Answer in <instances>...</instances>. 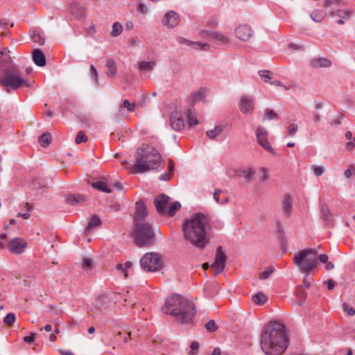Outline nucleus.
Listing matches in <instances>:
<instances>
[{
  "instance_id": "f257e3e1",
  "label": "nucleus",
  "mask_w": 355,
  "mask_h": 355,
  "mask_svg": "<svg viewBox=\"0 0 355 355\" xmlns=\"http://www.w3.org/2000/svg\"><path fill=\"white\" fill-rule=\"evenodd\" d=\"M260 345L266 355H280L288 347V340L283 324L274 321L262 329Z\"/></svg>"
},
{
  "instance_id": "f03ea898",
  "label": "nucleus",
  "mask_w": 355,
  "mask_h": 355,
  "mask_svg": "<svg viewBox=\"0 0 355 355\" xmlns=\"http://www.w3.org/2000/svg\"><path fill=\"white\" fill-rule=\"evenodd\" d=\"M208 223L207 216L197 213L184 220L182 231L184 239L196 248L204 249L208 243L206 226Z\"/></svg>"
},
{
  "instance_id": "7ed1b4c3",
  "label": "nucleus",
  "mask_w": 355,
  "mask_h": 355,
  "mask_svg": "<svg viewBox=\"0 0 355 355\" xmlns=\"http://www.w3.org/2000/svg\"><path fill=\"white\" fill-rule=\"evenodd\" d=\"M162 311L175 316L182 323L191 322L196 313L193 302L180 295L168 297L162 307Z\"/></svg>"
},
{
  "instance_id": "20e7f679",
  "label": "nucleus",
  "mask_w": 355,
  "mask_h": 355,
  "mask_svg": "<svg viewBox=\"0 0 355 355\" xmlns=\"http://www.w3.org/2000/svg\"><path fill=\"white\" fill-rule=\"evenodd\" d=\"M164 161L154 147L146 146L137 149L135 154V164L133 170L135 173H144L150 170L163 169Z\"/></svg>"
},
{
  "instance_id": "39448f33",
  "label": "nucleus",
  "mask_w": 355,
  "mask_h": 355,
  "mask_svg": "<svg viewBox=\"0 0 355 355\" xmlns=\"http://www.w3.org/2000/svg\"><path fill=\"white\" fill-rule=\"evenodd\" d=\"M135 242L139 247L148 246L155 241V232L148 223H136L133 227Z\"/></svg>"
},
{
  "instance_id": "423d86ee",
  "label": "nucleus",
  "mask_w": 355,
  "mask_h": 355,
  "mask_svg": "<svg viewBox=\"0 0 355 355\" xmlns=\"http://www.w3.org/2000/svg\"><path fill=\"white\" fill-rule=\"evenodd\" d=\"M293 263L302 272H310L316 268L317 251L315 249H306L293 257Z\"/></svg>"
},
{
  "instance_id": "0eeeda50",
  "label": "nucleus",
  "mask_w": 355,
  "mask_h": 355,
  "mask_svg": "<svg viewBox=\"0 0 355 355\" xmlns=\"http://www.w3.org/2000/svg\"><path fill=\"white\" fill-rule=\"evenodd\" d=\"M0 83L4 87L9 86L13 89H18L21 86L30 87L28 81L21 77L19 69L13 66L5 70L3 77L0 80Z\"/></svg>"
},
{
  "instance_id": "6e6552de",
  "label": "nucleus",
  "mask_w": 355,
  "mask_h": 355,
  "mask_svg": "<svg viewBox=\"0 0 355 355\" xmlns=\"http://www.w3.org/2000/svg\"><path fill=\"white\" fill-rule=\"evenodd\" d=\"M141 268L146 272H156L163 267L161 256L156 252H147L140 259Z\"/></svg>"
},
{
  "instance_id": "1a4fd4ad",
  "label": "nucleus",
  "mask_w": 355,
  "mask_h": 355,
  "mask_svg": "<svg viewBox=\"0 0 355 355\" xmlns=\"http://www.w3.org/2000/svg\"><path fill=\"white\" fill-rule=\"evenodd\" d=\"M256 137L258 143L268 153L275 155L276 153L268 141V132L267 130L262 127L259 126L256 130Z\"/></svg>"
},
{
  "instance_id": "9d476101",
  "label": "nucleus",
  "mask_w": 355,
  "mask_h": 355,
  "mask_svg": "<svg viewBox=\"0 0 355 355\" xmlns=\"http://www.w3.org/2000/svg\"><path fill=\"white\" fill-rule=\"evenodd\" d=\"M239 108L243 114H251L254 109V98L251 95H243L239 102Z\"/></svg>"
},
{
  "instance_id": "9b49d317",
  "label": "nucleus",
  "mask_w": 355,
  "mask_h": 355,
  "mask_svg": "<svg viewBox=\"0 0 355 355\" xmlns=\"http://www.w3.org/2000/svg\"><path fill=\"white\" fill-rule=\"evenodd\" d=\"M180 21L179 14L173 10L167 11L162 19V24L168 28H173L178 26Z\"/></svg>"
},
{
  "instance_id": "f8f14e48",
  "label": "nucleus",
  "mask_w": 355,
  "mask_h": 355,
  "mask_svg": "<svg viewBox=\"0 0 355 355\" xmlns=\"http://www.w3.org/2000/svg\"><path fill=\"white\" fill-rule=\"evenodd\" d=\"M225 260L226 256L223 251V248L219 245L217 248L215 261L211 264V267L216 270V273H220L224 270Z\"/></svg>"
},
{
  "instance_id": "ddd939ff",
  "label": "nucleus",
  "mask_w": 355,
  "mask_h": 355,
  "mask_svg": "<svg viewBox=\"0 0 355 355\" xmlns=\"http://www.w3.org/2000/svg\"><path fill=\"white\" fill-rule=\"evenodd\" d=\"M169 122L171 128L175 131H181L185 126L181 112L177 110L171 112Z\"/></svg>"
},
{
  "instance_id": "4468645a",
  "label": "nucleus",
  "mask_w": 355,
  "mask_h": 355,
  "mask_svg": "<svg viewBox=\"0 0 355 355\" xmlns=\"http://www.w3.org/2000/svg\"><path fill=\"white\" fill-rule=\"evenodd\" d=\"M200 34L210 37L214 40L216 44H225L230 42V39L227 35L218 31H202Z\"/></svg>"
},
{
  "instance_id": "2eb2a0df",
  "label": "nucleus",
  "mask_w": 355,
  "mask_h": 355,
  "mask_svg": "<svg viewBox=\"0 0 355 355\" xmlns=\"http://www.w3.org/2000/svg\"><path fill=\"white\" fill-rule=\"evenodd\" d=\"M169 201V197L164 193L157 196L154 200V204L157 211L160 215L166 214V207Z\"/></svg>"
},
{
  "instance_id": "dca6fc26",
  "label": "nucleus",
  "mask_w": 355,
  "mask_h": 355,
  "mask_svg": "<svg viewBox=\"0 0 355 355\" xmlns=\"http://www.w3.org/2000/svg\"><path fill=\"white\" fill-rule=\"evenodd\" d=\"M253 33V31L247 25H240L234 30L235 36L243 41L250 40Z\"/></svg>"
},
{
  "instance_id": "f3484780",
  "label": "nucleus",
  "mask_w": 355,
  "mask_h": 355,
  "mask_svg": "<svg viewBox=\"0 0 355 355\" xmlns=\"http://www.w3.org/2000/svg\"><path fill=\"white\" fill-rule=\"evenodd\" d=\"M26 248V241L19 238H15L9 241L8 249L14 254L22 253Z\"/></svg>"
},
{
  "instance_id": "a211bd4d",
  "label": "nucleus",
  "mask_w": 355,
  "mask_h": 355,
  "mask_svg": "<svg viewBox=\"0 0 355 355\" xmlns=\"http://www.w3.org/2000/svg\"><path fill=\"white\" fill-rule=\"evenodd\" d=\"M135 209L136 211L134 216L135 223H143L142 220H144L147 216L148 211L146 207L142 200L137 202Z\"/></svg>"
},
{
  "instance_id": "6ab92c4d",
  "label": "nucleus",
  "mask_w": 355,
  "mask_h": 355,
  "mask_svg": "<svg viewBox=\"0 0 355 355\" xmlns=\"http://www.w3.org/2000/svg\"><path fill=\"white\" fill-rule=\"evenodd\" d=\"M69 10L76 19H80L85 15V8L78 1H73L70 3Z\"/></svg>"
},
{
  "instance_id": "aec40b11",
  "label": "nucleus",
  "mask_w": 355,
  "mask_h": 355,
  "mask_svg": "<svg viewBox=\"0 0 355 355\" xmlns=\"http://www.w3.org/2000/svg\"><path fill=\"white\" fill-rule=\"evenodd\" d=\"M33 60L38 67H44L46 63L44 53L39 49H36L33 51Z\"/></svg>"
},
{
  "instance_id": "412c9836",
  "label": "nucleus",
  "mask_w": 355,
  "mask_h": 355,
  "mask_svg": "<svg viewBox=\"0 0 355 355\" xmlns=\"http://www.w3.org/2000/svg\"><path fill=\"white\" fill-rule=\"evenodd\" d=\"M292 200L290 195L286 194L282 202V211L284 216H290L292 211Z\"/></svg>"
},
{
  "instance_id": "4be33fe9",
  "label": "nucleus",
  "mask_w": 355,
  "mask_h": 355,
  "mask_svg": "<svg viewBox=\"0 0 355 355\" xmlns=\"http://www.w3.org/2000/svg\"><path fill=\"white\" fill-rule=\"evenodd\" d=\"M92 187L100 191L105 192L107 193H110L112 191V189L110 185H108L107 183L104 180H98L92 183Z\"/></svg>"
},
{
  "instance_id": "5701e85b",
  "label": "nucleus",
  "mask_w": 355,
  "mask_h": 355,
  "mask_svg": "<svg viewBox=\"0 0 355 355\" xmlns=\"http://www.w3.org/2000/svg\"><path fill=\"white\" fill-rule=\"evenodd\" d=\"M133 263L132 261H126L125 263H118L115 266L116 270H118L125 277L128 275L129 270L132 267Z\"/></svg>"
},
{
  "instance_id": "b1692460",
  "label": "nucleus",
  "mask_w": 355,
  "mask_h": 355,
  "mask_svg": "<svg viewBox=\"0 0 355 355\" xmlns=\"http://www.w3.org/2000/svg\"><path fill=\"white\" fill-rule=\"evenodd\" d=\"M236 175L243 177L246 180H252L255 175V171L252 168H245L243 170L238 171Z\"/></svg>"
},
{
  "instance_id": "393cba45",
  "label": "nucleus",
  "mask_w": 355,
  "mask_h": 355,
  "mask_svg": "<svg viewBox=\"0 0 355 355\" xmlns=\"http://www.w3.org/2000/svg\"><path fill=\"white\" fill-rule=\"evenodd\" d=\"M85 201V198L81 194H73L70 195L66 199L67 203L70 205L76 206L78 204H81Z\"/></svg>"
},
{
  "instance_id": "a878e982",
  "label": "nucleus",
  "mask_w": 355,
  "mask_h": 355,
  "mask_svg": "<svg viewBox=\"0 0 355 355\" xmlns=\"http://www.w3.org/2000/svg\"><path fill=\"white\" fill-rule=\"evenodd\" d=\"M312 65L315 68L329 67L331 65V61L324 58H319L312 61Z\"/></svg>"
},
{
  "instance_id": "bb28decb",
  "label": "nucleus",
  "mask_w": 355,
  "mask_h": 355,
  "mask_svg": "<svg viewBox=\"0 0 355 355\" xmlns=\"http://www.w3.org/2000/svg\"><path fill=\"white\" fill-rule=\"evenodd\" d=\"M184 114L187 119L188 125L190 128L198 124L196 114L193 113L191 110L185 111Z\"/></svg>"
},
{
  "instance_id": "cd10ccee",
  "label": "nucleus",
  "mask_w": 355,
  "mask_h": 355,
  "mask_svg": "<svg viewBox=\"0 0 355 355\" xmlns=\"http://www.w3.org/2000/svg\"><path fill=\"white\" fill-rule=\"evenodd\" d=\"M310 17L313 21L320 23L326 17V13L323 10H315L311 12Z\"/></svg>"
},
{
  "instance_id": "c85d7f7f",
  "label": "nucleus",
  "mask_w": 355,
  "mask_h": 355,
  "mask_svg": "<svg viewBox=\"0 0 355 355\" xmlns=\"http://www.w3.org/2000/svg\"><path fill=\"white\" fill-rule=\"evenodd\" d=\"M106 67L108 69L107 71V75L110 77H113L116 75L117 71V67L115 61L110 58L107 60L106 62Z\"/></svg>"
},
{
  "instance_id": "c756f323",
  "label": "nucleus",
  "mask_w": 355,
  "mask_h": 355,
  "mask_svg": "<svg viewBox=\"0 0 355 355\" xmlns=\"http://www.w3.org/2000/svg\"><path fill=\"white\" fill-rule=\"evenodd\" d=\"M252 300L254 304L262 305L267 301L268 297L262 292H258L252 296Z\"/></svg>"
},
{
  "instance_id": "7c9ffc66",
  "label": "nucleus",
  "mask_w": 355,
  "mask_h": 355,
  "mask_svg": "<svg viewBox=\"0 0 355 355\" xmlns=\"http://www.w3.org/2000/svg\"><path fill=\"white\" fill-rule=\"evenodd\" d=\"M223 130V127L221 125H216L214 129L207 130L206 134L211 139H215L217 136L220 135Z\"/></svg>"
},
{
  "instance_id": "2f4dec72",
  "label": "nucleus",
  "mask_w": 355,
  "mask_h": 355,
  "mask_svg": "<svg viewBox=\"0 0 355 355\" xmlns=\"http://www.w3.org/2000/svg\"><path fill=\"white\" fill-rule=\"evenodd\" d=\"M155 65V61H142L139 64V69L143 71H152Z\"/></svg>"
},
{
  "instance_id": "473e14b6",
  "label": "nucleus",
  "mask_w": 355,
  "mask_h": 355,
  "mask_svg": "<svg viewBox=\"0 0 355 355\" xmlns=\"http://www.w3.org/2000/svg\"><path fill=\"white\" fill-rule=\"evenodd\" d=\"M353 12L352 10H340V9H338L336 11V12H331L330 13V15L331 17L336 15L337 17H341V18H343V19H349V17H350V15H352V13Z\"/></svg>"
},
{
  "instance_id": "72a5a7b5",
  "label": "nucleus",
  "mask_w": 355,
  "mask_h": 355,
  "mask_svg": "<svg viewBox=\"0 0 355 355\" xmlns=\"http://www.w3.org/2000/svg\"><path fill=\"white\" fill-rule=\"evenodd\" d=\"M51 142V135L49 132L44 133L39 138V143L44 148L49 146Z\"/></svg>"
},
{
  "instance_id": "f704fd0d",
  "label": "nucleus",
  "mask_w": 355,
  "mask_h": 355,
  "mask_svg": "<svg viewBox=\"0 0 355 355\" xmlns=\"http://www.w3.org/2000/svg\"><path fill=\"white\" fill-rule=\"evenodd\" d=\"M323 220L325 225L327 227L332 226L334 225V218L332 215L329 212L328 209H322V210Z\"/></svg>"
},
{
  "instance_id": "c9c22d12",
  "label": "nucleus",
  "mask_w": 355,
  "mask_h": 355,
  "mask_svg": "<svg viewBox=\"0 0 355 355\" xmlns=\"http://www.w3.org/2000/svg\"><path fill=\"white\" fill-rule=\"evenodd\" d=\"M180 207V203L178 201H175L166 209V214L170 216H173Z\"/></svg>"
},
{
  "instance_id": "e433bc0d",
  "label": "nucleus",
  "mask_w": 355,
  "mask_h": 355,
  "mask_svg": "<svg viewBox=\"0 0 355 355\" xmlns=\"http://www.w3.org/2000/svg\"><path fill=\"white\" fill-rule=\"evenodd\" d=\"M0 55L2 58V61H0V67L8 63L10 60V57L8 53L7 49H3L0 51Z\"/></svg>"
},
{
  "instance_id": "4c0bfd02",
  "label": "nucleus",
  "mask_w": 355,
  "mask_h": 355,
  "mask_svg": "<svg viewBox=\"0 0 355 355\" xmlns=\"http://www.w3.org/2000/svg\"><path fill=\"white\" fill-rule=\"evenodd\" d=\"M101 223L100 218L98 216H93L89 220L87 226V230L89 231L94 227L98 226Z\"/></svg>"
},
{
  "instance_id": "58836bf2",
  "label": "nucleus",
  "mask_w": 355,
  "mask_h": 355,
  "mask_svg": "<svg viewBox=\"0 0 355 355\" xmlns=\"http://www.w3.org/2000/svg\"><path fill=\"white\" fill-rule=\"evenodd\" d=\"M123 31V26L119 22H114L112 25V35L117 37L121 34Z\"/></svg>"
},
{
  "instance_id": "ea45409f",
  "label": "nucleus",
  "mask_w": 355,
  "mask_h": 355,
  "mask_svg": "<svg viewBox=\"0 0 355 355\" xmlns=\"http://www.w3.org/2000/svg\"><path fill=\"white\" fill-rule=\"evenodd\" d=\"M258 73L265 83H268L272 77V73L269 70H259Z\"/></svg>"
},
{
  "instance_id": "a19ab883",
  "label": "nucleus",
  "mask_w": 355,
  "mask_h": 355,
  "mask_svg": "<svg viewBox=\"0 0 355 355\" xmlns=\"http://www.w3.org/2000/svg\"><path fill=\"white\" fill-rule=\"evenodd\" d=\"M192 46L193 49H200L202 51H209L211 49L210 44L201 42H193Z\"/></svg>"
},
{
  "instance_id": "79ce46f5",
  "label": "nucleus",
  "mask_w": 355,
  "mask_h": 355,
  "mask_svg": "<svg viewBox=\"0 0 355 355\" xmlns=\"http://www.w3.org/2000/svg\"><path fill=\"white\" fill-rule=\"evenodd\" d=\"M206 330L209 332H215L218 329L214 320H209L205 325Z\"/></svg>"
},
{
  "instance_id": "37998d69",
  "label": "nucleus",
  "mask_w": 355,
  "mask_h": 355,
  "mask_svg": "<svg viewBox=\"0 0 355 355\" xmlns=\"http://www.w3.org/2000/svg\"><path fill=\"white\" fill-rule=\"evenodd\" d=\"M16 320L15 315L13 313H8L3 318V322L8 326H11Z\"/></svg>"
},
{
  "instance_id": "c03bdc74",
  "label": "nucleus",
  "mask_w": 355,
  "mask_h": 355,
  "mask_svg": "<svg viewBox=\"0 0 355 355\" xmlns=\"http://www.w3.org/2000/svg\"><path fill=\"white\" fill-rule=\"evenodd\" d=\"M277 118V114L272 110H266L263 121L272 120Z\"/></svg>"
},
{
  "instance_id": "a18cd8bd",
  "label": "nucleus",
  "mask_w": 355,
  "mask_h": 355,
  "mask_svg": "<svg viewBox=\"0 0 355 355\" xmlns=\"http://www.w3.org/2000/svg\"><path fill=\"white\" fill-rule=\"evenodd\" d=\"M259 180L261 182H263L266 181L268 178V171L266 168H261L259 171Z\"/></svg>"
},
{
  "instance_id": "49530a36",
  "label": "nucleus",
  "mask_w": 355,
  "mask_h": 355,
  "mask_svg": "<svg viewBox=\"0 0 355 355\" xmlns=\"http://www.w3.org/2000/svg\"><path fill=\"white\" fill-rule=\"evenodd\" d=\"M298 130V125L295 123H291L287 128V133L293 137Z\"/></svg>"
},
{
  "instance_id": "de8ad7c7",
  "label": "nucleus",
  "mask_w": 355,
  "mask_h": 355,
  "mask_svg": "<svg viewBox=\"0 0 355 355\" xmlns=\"http://www.w3.org/2000/svg\"><path fill=\"white\" fill-rule=\"evenodd\" d=\"M221 189H217L214 193V199L218 204H225L227 202V198H225L223 201H220L219 198V193H221Z\"/></svg>"
},
{
  "instance_id": "09e8293b",
  "label": "nucleus",
  "mask_w": 355,
  "mask_h": 355,
  "mask_svg": "<svg viewBox=\"0 0 355 355\" xmlns=\"http://www.w3.org/2000/svg\"><path fill=\"white\" fill-rule=\"evenodd\" d=\"M87 140V136L82 131L79 132L76 137V143L79 144L82 142H85Z\"/></svg>"
},
{
  "instance_id": "8fccbe9b",
  "label": "nucleus",
  "mask_w": 355,
  "mask_h": 355,
  "mask_svg": "<svg viewBox=\"0 0 355 355\" xmlns=\"http://www.w3.org/2000/svg\"><path fill=\"white\" fill-rule=\"evenodd\" d=\"M354 175H355V166L352 165L344 171V175L347 178H350Z\"/></svg>"
},
{
  "instance_id": "3c124183",
  "label": "nucleus",
  "mask_w": 355,
  "mask_h": 355,
  "mask_svg": "<svg viewBox=\"0 0 355 355\" xmlns=\"http://www.w3.org/2000/svg\"><path fill=\"white\" fill-rule=\"evenodd\" d=\"M172 176L173 173L168 171V172H165L164 173L162 174L159 178V180L161 181H168L171 180Z\"/></svg>"
},
{
  "instance_id": "603ef678",
  "label": "nucleus",
  "mask_w": 355,
  "mask_h": 355,
  "mask_svg": "<svg viewBox=\"0 0 355 355\" xmlns=\"http://www.w3.org/2000/svg\"><path fill=\"white\" fill-rule=\"evenodd\" d=\"M273 270L272 268H268L266 270L262 272L259 275V278L261 279H266L269 277V276L272 274Z\"/></svg>"
},
{
  "instance_id": "864d4df0",
  "label": "nucleus",
  "mask_w": 355,
  "mask_h": 355,
  "mask_svg": "<svg viewBox=\"0 0 355 355\" xmlns=\"http://www.w3.org/2000/svg\"><path fill=\"white\" fill-rule=\"evenodd\" d=\"M177 41L178 42V43L181 44H184V45H187V46H192L193 45V42L191 41V40H189L184 37H178L177 38Z\"/></svg>"
},
{
  "instance_id": "5fc2aeb1",
  "label": "nucleus",
  "mask_w": 355,
  "mask_h": 355,
  "mask_svg": "<svg viewBox=\"0 0 355 355\" xmlns=\"http://www.w3.org/2000/svg\"><path fill=\"white\" fill-rule=\"evenodd\" d=\"M123 105L129 112H133L135 108V103H130L128 100L123 101Z\"/></svg>"
},
{
  "instance_id": "6e6d98bb",
  "label": "nucleus",
  "mask_w": 355,
  "mask_h": 355,
  "mask_svg": "<svg viewBox=\"0 0 355 355\" xmlns=\"http://www.w3.org/2000/svg\"><path fill=\"white\" fill-rule=\"evenodd\" d=\"M89 71H90L91 75L94 77L95 83H98V71H97L96 69L95 68V67L93 64H92L90 66Z\"/></svg>"
},
{
  "instance_id": "4d7b16f0",
  "label": "nucleus",
  "mask_w": 355,
  "mask_h": 355,
  "mask_svg": "<svg viewBox=\"0 0 355 355\" xmlns=\"http://www.w3.org/2000/svg\"><path fill=\"white\" fill-rule=\"evenodd\" d=\"M309 273H306L305 277L303 280V284L305 288H308L310 287L311 282L313 281V279L311 277H308Z\"/></svg>"
},
{
  "instance_id": "13d9d810",
  "label": "nucleus",
  "mask_w": 355,
  "mask_h": 355,
  "mask_svg": "<svg viewBox=\"0 0 355 355\" xmlns=\"http://www.w3.org/2000/svg\"><path fill=\"white\" fill-rule=\"evenodd\" d=\"M33 37V40L35 41V42H38L40 45H42L44 44V42H45V40L43 37H42L40 35L37 34V35H34L32 36Z\"/></svg>"
},
{
  "instance_id": "bf43d9fd",
  "label": "nucleus",
  "mask_w": 355,
  "mask_h": 355,
  "mask_svg": "<svg viewBox=\"0 0 355 355\" xmlns=\"http://www.w3.org/2000/svg\"><path fill=\"white\" fill-rule=\"evenodd\" d=\"M137 10L140 13L146 14L148 12V8L145 4L140 3L138 5Z\"/></svg>"
},
{
  "instance_id": "052dcab7",
  "label": "nucleus",
  "mask_w": 355,
  "mask_h": 355,
  "mask_svg": "<svg viewBox=\"0 0 355 355\" xmlns=\"http://www.w3.org/2000/svg\"><path fill=\"white\" fill-rule=\"evenodd\" d=\"M313 171H314V174L317 176V177H319L320 176L322 173H323V169L321 166H313Z\"/></svg>"
},
{
  "instance_id": "680f3d73",
  "label": "nucleus",
  "mask_w": 355,
  "mask_h": 355,
  "mask_svg": "<svg viewBox=\"0 0 355 355\" xmlns=\"http://www.w3.org/2000/svg\"><path fill=\"white\" fill-rule=\"evenodd\" d=\"M345 146L348 150H353L354 148L355 147V137L353 138L352 141H349L347 142Z\"/></svg>"
},
{
  "instance_id": "e2e57ef3",
  "label": "nucleus",
  "mask_w": 355,
  "mask_h": 355,
  "mask_svg": "<svg viewBox=\"0 0 355 355\" xmlns=\"http://www.w3.org/2000/svg\"><path fill=\"white\" fill-rule=\"evenodd\" d=\"M190 348L191 349V355L194 354L193 352L198 350V349L199 348L198 343L196 342V341L192 342L191 344Z\"/></svg>"
},
{
  "instance_id": "0e129e2a",
  "label": "nucleus",
  "mask_w": 355,
  "mask_h": 355,
  "mask_svg": "<svg viewBox=\"0 0 355 355\" xmlns=\"http://www.w3.org/2000/svg\"><path fill=\"white\" fill-rule=\"evenodd\" d=\"M325 284L327 285L329 290H332L335 286V282L333 279H329L325 282Z\"/></svg>"
},
{
  "instance_id": "69168bd1",
  "label": "nucleus",
  "mask_w": 355,
  "mask_h": 355,
  "mask_svg": "<svg viewBox=\"0 0 355 355\" xmlns=\"http://www.w3.org/2000/svg\"><path fill=\"white\" fill-rule=\"evenodd\" d=\"M92 259H90L89 258H85L83 260V267L85 268H89L92 266Z\"/></svg>"
},
{
  "instance_id": "338daca9",
  "label": "nucleus",
  "mask_w": 355,
  "mask_h": 355,
  "mask_svg": "<svg viewBox=\"0 0 355 355\" xmlns=\"http://www.w3.org/2000/svg\"><path fill=\"white\" fill-rule=\"evenodd\" d=\"M24 342L27 343H33L34 340H35V336H34V334H32L30 336H26L24 338Z\"/></svg>"
},
{
  "instance_id": "774afa93",
  "label": "nucleus",
  "mask_w": 355,
  "mask_h": 355,
  "mask_svg": "<svg viewBox=\"0 0 355 355\" xmlns=\"http://www.w3.org/2000/svg\"><path fill=\"white\" fill-rule=\"evenodd\" d=\"M328 256L327 254H321L318 256V260L321 262V263H326L327 261H328Z\"/></svg>"
}]
</instances>
